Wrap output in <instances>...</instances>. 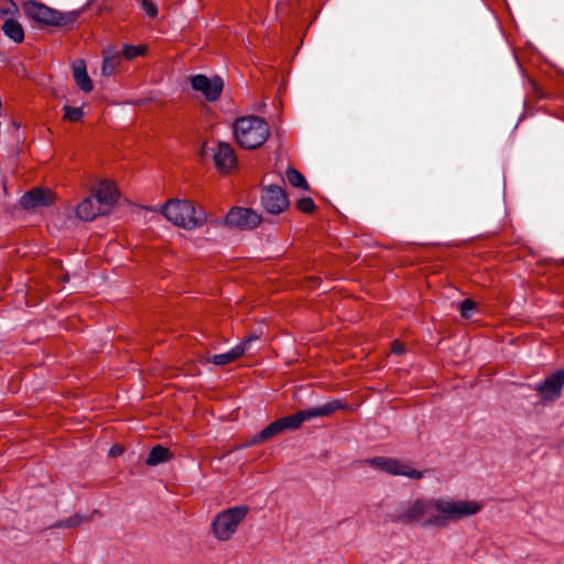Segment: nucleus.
<instances>
[{
  "label": "nucleus",
  "mask_w": 564,
  "mask_h": 564,
  "mask_svg": "<svg viewBox=\"0 0 564 564\" xmlns=\"http://www.w3.org/2000/svg\"><path fill=\"white\" fill-rule=\"evenodd\" d=\"M73 76L77 86L84 91L89 93L93 90V83L86 69L85 61L77 59L73 64Z\"/></svg>",
  "instance_id": "19"
},
{
  "label": "nucleus",
  "mask_w": 564,
  "mask_h": 564,
  "mask_svg": "<svg viewBox=\"0 0 564 564\" xmlns=\"http://www.w3.org/2000/svg\"><path fill=\"white\" fill-rule=\"evenodd\" d=\"M262 217L250 208L234 207L225 217V224L242 230H250L257 227Z\"/></svg>",
  "instance_id": "10"
},
{
  "label": "nucleus",
  "mask_w": 564,
  "mask_h": 564,
  "mask_svg": "<svg viewBox=\"0 0 564 564\" xmlns=\"http://www.w3.org/2000/svg\"><path fill=\"white\" fill-rule=\"evenodd\" d=\"M172 457L169 448L162 445H155L149 453L145 464L149 466H156L161 463L170 460Z\"/></svg>",
  "instance_id": "22"
},
{
  "label": "nucleus",
  "mask_w": 564,
  "mask_h": 564,
  "mask_svg": "<svg viewBox=\"0 0 564 564\" xmlns=\"http://www.w3.org/2000/svg\"><path fill=\"white\" fill-rule=\"evenodd\" d=\"M347 409V403L343 400L336 399L333 401H329L323 405L310 408L305 410H301L296 412L293 415H290V422L293 427V430L299 429L303 422L318 417V416H329L334 412L338 410H345Z\"/></svg>",
  "instance_id": "7"
},
{
  "label": "nucleus",
  "mask_w": 564,
  "mask_h": 564,
  "mask_svg": "<svg viewBox=\"0 0 564 564\" xmlns=\"http://www.w3.org/2000/svg\"><path fill=\"white\" fill-rule=\"evenodd\" d=\"M23 11L29 19L42 24L54 26L72 24L78 18L77 11L61 12L36 1L24 2Z\"/></svg>",
  "instance_id": "4"
},
{
  "label": "nucleus",
  "mask_w": 564,
  "mask_h": 564,
  "mask_svg": "<svg viewBox=\"0 0 564 564\" xmlns=\"http://www.w3.org/2000/svg\"><path fill=\"white\" fill-rule=\"evenodd\" d=\"M286 430H293V427L291 425L289 416H283L270 423L260 433L254 435L253 438L247 444V446L268 441Z\"/></svg>",
  "instance_id": "16"
},
{
  "label": "nucleus",
  "mask_w": 564,
  "mask_h": 564,
  "mask_svg": "<svg viewBox=\"0 0 564 564\" xmlns=\"http://www.w3.org/2000/svg\"><path fill=\"white\" fill-rule=\"evenodd\" d=\"M480 510L481 505L473 500L419 498L409 502L403 511L390 516V519L392 522L401 524L421 522L425 527H444L451 521H459Z\"/></svg>",
  "instance_id": "1"
},
{
  "label": "nucleus",
  "mask_w": 564,
  "mask_h": 564,
  "mask_svg": "<svg viewBox=\"0 0 564 564\" xmlns=\"http://www.w3.org/2000/svg\"><path fill=\"white\" fill-rule=\"evenodd\" d=\"M234 132L237 142L242 148L256 149L262 145L268 139L269 126L260 117H243L236 120Z\"/></svg>",
  "instance_id": "3"
},
{
  "label": "nucleus",
  "mask_w": 564,
  "mask_h": 564,
  "mask_svg": "<svg viewBox=\"0 0 564 564\" xmlns=\"http://www.w3.org/2000/svg\"><path fill=\"white\" fill-rule=\"evenodd\" d=\"M1 30L3 31L4 35L12 40L14 43L19 44L24 41V29L14 18L6 19Z\"/></svg>",
  "instance_id": "20"
},
{
  "label": "nucleus",
  "mask_w": 564,
  "mask_h": 564,
  "mask_svg": "<svg viewBox=\"0 0 564 564\" xmlns=\"http://www.w3.org/2000/svg\"><path fill=\"white\" fill-rule=\"evenodd\" d=\"M143 53V47L134 45H126L122 50V55L127 59H133L134 57Z\"/></svg>",
  "instance_id": "29"
},
{
  "label": "nucleus",
  "mask_w": 564,
  "mask_h": 564,
  "mask_svg": "<svg viewBox=\"0 0 564 564\" xmlns=\"http://www.w3.org/2000/svg\"><path fill=\"white\" fill-rule=\"evenodd\" d=\"M77 217L83 221H91L98 216L108 215L104 213L101 207L96 203V199L90 196L83 199L76 208Z\"/></svg>",
  "instance_id": "17"
},
{
  "label": "nucleus",
  "mask_w": 564,
  "mask_h": 564,
  "mask_svg": "<svg viewBox=\"0 0 564 564\" xmlns=\"http://www.w3.org/2000/svg\"><path fill=\"white\" fill-rule=\"evenodd\" d=\"M259 337L257 335H251L249 336L247 339H245L243 341H241L239 345H237L236 347H234L232 349H230L229 351L225 352V354H218V355H214L212 358H210V361L214 364V365H217V366H224V365H228L235 360H237L239 357H241L245 352H247L250 348V344L251 341H254L257 340Z\"/></svg>",
  "instance_id": "14"
},
{
  "label": "nucleus",
  "mask_w": 564,
  "mask_h": 564,
  "mask_svg": "<svg viewBox=\"0 0 564 564\" xmlns=\"http://www.w3.org/2000/svg\"><path fill=\"white\" fill-rule=\"evenodd\" d=\"M214 162L218 170L227 172L236 163L234 149L228 143H218L217 150L214 153Z\"/></svg>",
  "instance_id": "18"
},
{
  "label": "nucleus",
  "mask_w": 564,
  "mask_h": 564,
  "mask_svg": "<svg viewBox=\"0 0 564 564\" xmlns=\"http://www.w3.org/2000/svg\"><path fill=\"white\" fill-rule=\"evenodd\" d=\"M392 351L395 354V355H401L403 351H404V348H403V345L400 344L399 341H394L392 344Z\"/></svg>",
  "instance_id": "31"
},
{
  "label": "nucleus",
  "mask_w": 564,
  "mask_h": 564,
  "mask_svg": "<svg viewBox=\"0 0 564 564\" xmlns=\"http://www.w3.org/2000/svg\"><path fill=\"white\" fill-rule=\"evenodd\" d=\"M261 205L267 213L279 215L289 207L290 202L280 186L269 185L262 188Z\"/></svg>",
  "instance_id": "8"
},
{
  "label": "nucleus",
  "mask_w": 564,
  "mask_h": 564,
  "mask_svg": "<svg viewBox=\"0 0 564 564\" xmlns=\"http://www.w3.org/2000/svg\"><path fill=\"white\" fill-rule=\"evenodd\" d=\"M142 8L150 18H155L158 15V8L152 1L143 0Z\"/></svg>",
  "instance_id": "30"
},
{
  "label": "nucleus",
  "mask_w": 564,
  "mask_h": 564,
  "mask_svg": "<svg viewBox=\"0 0 564 564\" xmlns=\"http://www.w3.org/2000/svg\"><path fill=\"white\" fill-rule=\"evenodd\" d=\"M64 111V120L70 122H77L84 117V111L80 107L65 106Z\"/></svg>",
  "instance_id": "26"
},
{
  "label": "nucleus",
  "mask_w": 564,
  "mask_h": 564,
  "mask_svg": "<svg viewBox=\"0 0 564 564\" xmlns=\"http://www.w3.org/2000/svg\"><path fill=\"white\" fill-rule=\"evenodd\" d=\"M248 506H237L219 512L212 522L213 533L219 541L229 540L237 531L238 525L246 519Z\"/></svg>",
  "instance_id": "5"
},
{
  "label": "nucleus",
  "mask_w": 564,
  "mask_h": 564,
  "mask_svg": "<svg viewBox=\"0 0 564 564\" xmlns=\"http://www.w3.org/2000/svg\"><path fill=\"white\" fill-rule=\"evenodd\" d=\"M121 63V55L119 52L108 50L105 53L101 73L104 76H111L116 73L117 67Z\"/></svg>",
  "instance_id": "21"
},
{
  "label": "nucleus",
  "mask_w": 564,
  "mask_h": 564,
  "mask_svg": "<svg viewBox=\"0 0 564 564\" xmlns=\"http://www.w3.org/2000/svg\"><path fill=\"white\" fill-rule=\"evenodd\" d=\"M161 213L169 221L185 229H193L206 220L205 212L185 199H170L161 206Z\"/></svg>",
  "instance_id": "2"
},
{
  "label": "nucleus",
  "mask_w": 564,
  "mask_h": 564,
  "mask_svg": "<svg viewBox=\"0 0 564 564\" xmlns=\"http://www.w3.org/2000/svg\"><path fill=\"white\" fill-rule=\"evenodd\" d=\"M54 202V195L48 189L33 188L26 192L20 199L24 209H35L43 206H50Z\"/></svg>",
  "instance_id": "13"
},
{
  "label": "nucleus",
  "mask_w": 564,
  "mask_h": 564,
  "mask_svg": "<svg viewBox=\"0 0 564 564\" xmlns=\"http://www.w3.org/2000/svg\"><path fill=\"white\" fill-rule=\"evenodd\" d=\"M93 197L96 199V203L101 207L104 213L110 214L118 199V192L111 182L104 180L98 184Z\"/></svg>",
  "instance_id": "12"
},
{
  "label": "nucleus",
  "mask_w": 564,
  "mask_h": 564,
  "mask_svg": "<svg viewBox=\"0 0 564 564\" xmlns=\"http://www.w3.org/2000/svg\"><path fill=\"white\" fill-rule=\"evenodd\" d=\"M91 520H93V514L91 516H83L79 513H75L74 516H72L65 520L54 523L52 525V528L72 529V528L78 527L79 524H82L84 522L91 521Z\"/></svg>",
  "instance_id": "24"
},
{
  "label": "nucleus",
  "mask_w": 564,
  "mask_h": 564,
  "mask_svg": "<svg viewBox=\"0 0 564 564\" xmlns=\"http://www.w3.org/2000/svg\"><path fill=\"white\" fill-rule=\"evenodd\" d=\"M476 308V303L470 299H466L459 304V313L464 318H469Z\"/></svg>",
  "instance_id": "27"
},
{
  "label": "nucleus",
  "mask_w": 564,
  "mask_h": 564,
  "mask_svg": "<svg viewBox=\"0 0 564 564\" xmlns=\"http://www.w3.org/2000/svg\"><path fill=\"white\" fill-rule=\"evenodd\" d=\"M121 453H122V449L120 447H112L110 451V454L113 456L120 455Z\"/></svg>",
  "instance_id": "32"
},
{
  "label": "nucleus",
  "mask_w": 564,
  "mask_h": 564,
  "mask_svg": "<svg viewBox=\"0 0 564 564\" xmlns=\"http://www.w3.org/2000/svg\"><path fill=\"white\" fill-rule=\"evenodd\" d=\"M189 82L192 88L202 93L210 102L218 100L224 89V80L219 76L209 78L206 75L196 74L189 77Z\"/></svg>",
  "instance_id": "9"
},
{
  "label": "nucleus",
  "mask_w": 564,
  "mask_h": 564,
  "mask_svg": "<svg viewBox=\"0 0 564 564\" xmlns=\"http://www.w3.org/2000/svg\"><path fill=\"white\" fill-rule=\"evenodd\" d=\"M19 12V8L13 0H0V17L14 18Z\"/></svg>",
  "instance_id": "25"
},
{
  "label": "nucleus",
  "mask_w": 564,
  "mask_h": 564,
  "mask_svg": "<svg viewBox=\"0 0 564 564\" xmlns=\"http://www.w3.org/2000/svg\"><path fill=\"white\" fill-rule=\"evenodd\" d=\"M365 464L393 476H405L415 480L421 479L424 476V471L416 470L410 465L404 464L395 458L378 456L366 459Z\"/></svg>",
  "instance_id": "6"
},
{
  "label": "nucleus",
  "mask_w": 564,
  "mask_h": 564,
  "mask_svg": "<svg viewBox=\"0 0 564 564\" xmlns=\"http://www.w3.org/2000/svg\"><path fill=\"white\" fill-rule=\"evenodd\" d=\"M296 206L299 210L305 214H312L316 208V205L311 197H303L299 199Z\"/></svg>",
  "instance_id": "28"
},
{
  "label": "nucleus",
  "mask_w": 564,
  "mask_h": 564,
  "mask_svg": "<svg viewBox=\"0 0 564 564\" xmlns=\"http://www.w3.org/2000/svg\"><path fill=\"white\" fill-rule=\"evenodd\" d=\"M563 388L564 369H560L547 376L544 381L536 387V391L542 400L553 402L561 398Z\"/></svg>",
  "instance_id": "11"
},
{
  "label": "nucleus",
  "mask_w": 564,
  "mask_h": 564,
  "mask_svg": "<svg viewBox=\"0 0 564 564\" xmlns=\"http://www.w3.org/2000/svg\"><path fill=\"white\" fill-rule=\"evenodd\" d=\"M286 430H293V427L291 425L289 416H283L270 423L260 433L254 435L253 438L247 444V446L268 441Z\"/></svg>",
  "instance_id": "15"
},
{
  "label": "nucleus",
  "mask_w": 564,
  "mask_h": 564,
  "mask_svg": "<svg viewBox=\"0 0 564 564\" xmlns=\"http://www.w3.org/2000/svg\"><path fill=\"white\" fill-rule=\"evenodd\" d=\"M285 175H286L288 182L293 187L303 188L304 191H310V185L307 184L305 177L296 169L289 166L285 171Z\"/></svg>",
  "instance_id": "23"
}]
</instances>
